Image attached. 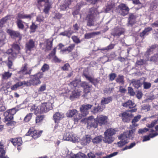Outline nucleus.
Wrapping results in <instances>:
<instances>
[{"mask_svg": "<svg viewBox=\"0 0 158 158\" xmlns=\"http://www.w3.org/2000/svg\"><path fill=\"white\" fill-rule=\"evenodd\" d=\"M79 81L77 79L73 81L69 84V85L72 88H75L77 87L79 84Z\"/></svg>", "mask_w": 158, "mask_h": 158, "instance_id": "nucleus-42", "label": "nucleus"}, {"mask_svg": "<svg viewBox=\"0 0 158 158\" xmlns=\"http://www.w3.org/2000/svg\"><path fill=\"white\" fill-rule=\"evenodd\" d=\"M31 15H25L19 13L17 14V16L16 17V19L17 20H18V19H28L29 20H30L31 19Z\"/></svg>", "mask_w": 158, "mask_h": 158, "instance_id": "nucleus-24", "label": "nucleus"}, {"mask_svg": "<svg viewBox=\"0 0 158 158\" xmlns=\"http://www.w3.org/2000/svg\"><path fill=\"white\" fill-rule=\"evenodd\" d=\"M102 0H86L87 2L89 4L94 5L99 1H101Z\"/></svg>", "mask_w": 158, "mask_h": 158, "instance_id": "nucleus-59", "label": "nucleus"}, {"mask_svg": "<svg viewBox=\"0 0 158 158\" xmlns=\"http://www.w3.org/2000/svg\"><path fill=\"white\" fill-rule=\"evenodd\" d=\"M137 17L133 13H130L128 18L127 26H132L136 23V19Z\"/></svg>", "mask_w": 158, "mask_h": 158, "instance_id": "nucleus-15", "label": "nucleus"}, {"mask_svg": "<svg viewBox=\"0 0 158 158\" xmlns=\"http://www.w3.org/2000/svg\"><path fill=\"white\" fill-rule=\"evenodd\" d=\"M64 114L60 112H56L53 115V119L55 123H59L60 121L64 118Z\"/></svg>", "mask_w": 158, "mask_h": 158, "instance_id": "nucleus-21", "label": "nucleus"}, {"mask_svg": "<svg viewBox=\"0 0 158 158\" xmlns=\"http://www.w3.org/2000/svg\"><path fill=\"white\" fill-rule=\"evenodd\" d=\"M12 73H10L9 72H5L2 75V78L4 79H6L10 77L12 75Z\"/></svg>", "mask_w": 158, "mask_h": 158, "instance_id": "nucleus-53", "label": "nucleus"}, {"mask_svg": "<svg viewBox=\"0 0 158 158\" xmlns=\"http://www.w3.org/2000/svg\"><path fill=\"white\" fill-rule=\"evenodd\" d=\"M87 129H90L91 128H96L98 127V124L96 121L95 118H94L93 116H89L88 118L87 122Z\"/></svg>", "mask_w": 158, "mask_h": 158, "instance_id": "nucleus-9", "label": "nucleus"}, {"mask_svg": "<svg viewBox=\"0 0 158 158\" xmlns=\"http://www.w3.org/2000/svg\"><path fill=\"white\" fill-rule=\"evenodd\" d=\"M117 131L115 128H109L104 132V141L106 143H110L114 140L113 136L114 135Z\"/></svg>", "mask_w": 158, "mask_h": 158, "instance_id": "nucleus-3", "label": "nucleus"}, {"mask_svg": "<svg viewBox=\"0 0 158 158\" xmlns=\"http://www.w3.org/2000/svg\"><path fill=\"white\" fill-rule=\"evenodd\" d=\"M128 93L130 96H134L135 94L133 89L131 87H128Z\"/></svg>", "mask_w": 158, "mask_h": 158, "instance_id": "nucleus-58", "label": "nucleus"}, {"mask_svg": "<svg viewBox=\"0 0 158 158\" xmlns=\"http://www.w3.org/2000/svg\"><path fill=\"white\" fill-rule=\"evenodd\" d=\"M144 89H149L151 86V84L150 82H148L144 81L143 84Z\"/></svg>", "mask_w": 158, "mask_h": 158, "instance_id": "nucleus-57", "label": "nucleus"}, {"mask_svg": "<svg viewBox=\"0 0 158 158\" xmlns=\"http://www.w3.org/2000/svg\"><path fill=\"white\" fill-rule=\"evenodd\" d=\"M121 118L122 121L124 123H129L133 117L131 113L128 112L126 110L119 115Z\"/></svg>", "mask_w": 158, "mask_h": 158, "instance_id": "nucleus-11", "label": "nucleus"}, {"mask_svg": "<svg viewBox=\"0 0 158 158\" xmlns=\"http://www.w3.org/2000/svg\"><path fill=\"white\" fill-rule=\"evenodd\" d=\"M73 42L77 44L80 43L81 41L78 37V36L76 35L73 36L71 37Z\"/></svg>", "mask_w": 158, "mask_h": 158, "instance_id": "nucleus-54", "label": "nucleus"}, {"mask_svg": "<svg viewBox=\"0 0 158 158\" xmlns=\"http://www.w3.org/2000/svg\"><path fill=\"white\" fill-rule=\"evenodd\" d=\"M83 75L88 81L95 86L97 85L99 82V80L97 78H94L85 73L83 74Z\"/></svg>", "mask_w": 158, "mask_h": 158, "instance_id": "nucleus-22", "label": "nucleus"}, {"mask_svg": "<svg viewBox=\"0 0 158 158\" xmlns=\"http://www.w3.org/2000/svg\"><path fill=\"white\" fill-rule=\"evenodd\" d=\"M16 23L18 28L19 29L23 30L25 27V29L26 30L29 28L28 23L24 22L21 19H18L17 20Z\"/></svg>", "mask_w": 158, "mask_h": 158, "instance_id": "nucleus-19", "label": "nucleus"}, {"mask_svg": "<svg viewBox=\"0 0 158 158\" xmlns=\"http://www.w3.org/2000/svg\"><path fill=\"white\" fill-rule=\"evenodd\" d=\"M7 32L10 35L11 37L13 38H19V40L22 38V36L20 32L17 31H15L11 29H8Z\"/></svg>", "mask_w": 158, "mask_h": 158, "instance_id": "nucleus-20", "label": "nucleus"}, {"mask_svg": "<svg viewBox=\"0 0 158 158\" xmlns=\"http://www.w3.org/2000/svg\"><path fill=\"white\" fill-rule=\"evenodd\" d=\"M26 82L25 81L19 82L11 87V89L12 90H16L18 87L22 86L24 84L26 85Z\"/></svg>", "mask_w": 158, "mask_h": 158, "instance_id": "nucleus-37", "label": "nucleus"}, {"mask_svg": "<svg viewBox=\"0 0 158 158\" xmlns=\"http://www.w3.org/2000/svg\"><path fill=\"white\" fill-rule=\"evenodd\" d=\"M109 80L111 81H113L117 76L115 73H111L109 75Z\"/></svg>", "mask_w": 158, "mask_h": 158, "instance_id": "nucleus-64", "label": "nucleus"}, {"mask_svg": "<svg viewBox=\"0 0 158 158\" xmlns=\"http://www.w3.org/2000/svg\"><path fill=\"white\" fill-rule=\"evenodd\" d=\"M98 14L97 9L94 7H92L89 10L85 18L87 21V26L91 27L94 25V19Z\"/></svg>", "mask_w": 158, "mask_h": 158, "instance_id": "nucleus-2", "label": "nucleus"}, {"mask_svg": "<svg viewBox=\"0 0 158 158\" xmlns=\"http://www.w3.org/2000/svg\"><path fill=\"white\" fill-rule=\"evenodd\" d=\"M75 47V44H71L69 45L67 47H66L64 49L61 50V51L63 53H64L65 52H68V53H69L71 52L74 49Z\"/></svg>", "mask_w": 158, "mask_h": 158, "instance_id": "nucleus-31", "label": "nucleus"}, {"mask_svg": "<svg viewBox=\"0 0 158 158\" xmlns=\"http://www.w3.org/2000/svg\"><path fill=\"white\" fill-rule=\"evenodd\" d=\"M10 141L17 148L21 146L22 143V141L21 138H18L10 139Z\"/></svg>", "mask_w": 158, "mask_h": 158, "instance_id": "nucleus-23", "label": "nucleus"}, {"mask_svg": "<svg viewBox=\"0 0 158 158\" xmlns=\"http://www.w3.org/2000/svg\"><path fill=\"white\" fill-rule=\"evenodd\" d=\"M118 7L120 15L125 16L128 14L130 9L126 4L122 3L118 6Z\"/></svg>", "mask_w": 158, "mask_h": 158, "instance_id": "nucleus-10", "label": "nucleus"}, {"mask_svg": "<svg viewBox=\"0 0 158 158\" xmlns=\"http://www.w3.org/2000/svg\"><path fill=\"white\" fill-rule=\"evenodd\" d=\"M43 73L39 72L31 76V79L28 82L30 85H37L40 84L41 81L40 79L43 77Z\"/></svg>", "mask_w": 158, "mask_h": 158, "instance_id": "nucleus-4", "label": "nucleus"}, {"mask_svg": "<svg viewBox=\"0 0 158 158\" xmlns=\"http://www.w3.org/2000/svg\"><path fill=\"white\" fill-rule=\"evenodd\" d=\"M38 26L35 25L34 23L32 22L31 25L30 27L29 32L30 33H34L36 29L37 28Z\"/></svg>", "mask_w": 158, "mask_h": 158, "instance_id": "nucleus-45", "label": "nucleus"}, {"mask_svg": "<svg viewBox=\"0 0 158 158\" xmlns=\"http://www.w3.org/2000/svg\"><path fill=\"white\" fill-rule=\"evenodd\" d=\"M3 115L5 117L4 119L6 121H9L13 118V116L11 114L7 111L4 112Z\"/></svg>", "mask_w": 158, "mask_h": 158, "instance_id": "nucleus-34", "label": "nucleus"}, {"mask_svg": "<svg viewBox=\"0 0 158 158\" xmlns=\"http://www.w3.org/2000/svg\"><path fill=\"white\" fill-rule=\"evenodd\" d=\"M15 58L12 57L10 56L8 57V62L7 63V65L9 69L11 68V66L13 64V61Z\"/></svg>", "mask_w": 158, "mask_h": 158, "instance_id": "nucleus-39", "label": "nucleus"}, {"mask_svg": "<svg viewBox=\"0 0 158 158\" xmlns=\"http://www.w3.org/2000/svg\"><path fill=\"white\" fill-rule=\"evenodd\" d=\"M132 129L129 131H126V132L127 138L131 139H133L134 138V132H135V129L133 128Z\"/></svg>", "mask_w": 158, "mask_h": 158, "instance_id": "nucleus-32", "label": "nucleus"}, {"mask_svg": "<svg viewBox=\"0 0 158 158\" xmlns=\"http://www.w3.org/2000/svg\"><path fill=\"white\" fill-rule=\"evenodd\" d=\"M6 39V36L3 33H0V46H2L5 43V40Z\"/></svg>", "mask_w": 158, "mask_h": 158, "instance_id": "nucleus-47", "label": "nucleus"}, {"mask_svg": "<svg viewBox=\"0 0 158 158\" xmlns=\"http://www.w3.org/2000/svg\"><path fill=\"white\" fill-rule=\"evenodd\" d=\"M150 106L148 104H146L143 105L141 109L142 110H146L148 111L150 110Z\"/></svg>", "mask_w": 158, "mask_h": 158, "instance_id": "nucleus-60", "label": "nucleus"}, {"mask_svg": "<svg viewBox=\"0 0 158 158\" xmlns=\"http://www.w3.org/2000/svg\"><path fill=\"white\" fill-rule=\"evenodd\" d=\"M128 143L127 139L123 140H121L117 143V144L118 147L119 148H122L123 146H124L125 144H127Z\"/></svg>", "mask_w": 158, "mask_h": 158, "instance_id": "nucleus-48", "label": "nucleus"}, {"mask_svg": "<svg viewBox=\"0 0 158 158\" xmlns=\"http://www.w3.org/2000/svg\"><path fill=\"white\" fill-rule=\"evenodd\" d=\"M96 121L100 126L105 125L107 122L108 117L106 116L100 115L98 116L95 118Z\"/></svg>", "mask_w": 158, "mask_h": 158, "instance_id": "nucleus-14", "label": "nucleus"}, {"mask_svg": "<svg viewBox=\"0 0 158 158\" xmlns=\"http://www.w3.org/2000/svg\"><path fill=\"white\" fill-rule=\"evenodd\" d=\"M52 109V104L50 102H44L36 107L35 105L31 107V111H34V114L36 115L47 112Z\"/></svg>", "mask_w": 158, "mask_h": 158, "instance_id": "nucleus-1", "label": "nucleus"}, {"mask_svg": "<svg viewBox=\"0 0 158 158\" xmlns=\"http://www.w3.org/2000/svg\"><path fill=\"white\" fill-rule=\"evenodd\" d=\"M136 145L135 142L131 143L129 145L126 146L124 148L122 149V151H124L128 149H130Z\"/></svg>", "mask_w": 158, "mask_h": 158, "instance_id": "nucleus-55", "label": "nucleus"}, {"mask_svg": "<svg viewBox=\"0 0 158 158\" xmlns=\"http://www.w3.org/2000/svg\"><path fill=\"white\" fill-rule=\"evenodd\" d=\"M97 34V32H96L87 33L85 35L84 37L85 39H88L94 37L95 35Z\"/></svg>", "mask_w": 158, "mask_h": 158, "instance_id": "nucleus-38", "label": "nucleus"}, {"mask_svg": "<svg viewBox=\"0 0 158 158\" xmlns=\"http://www.w3.org/2000/svg\"><path fill=\"white\" fill-rule=\"evenodd\" d=\"M80 85L82 88L84 94L83 95L84 97H86L87 94L90 93L91 90L92 85H89L86 81H82L80 83Z\"/></svg>", "mask_w": 158, "mask_h": 158, "instance_id": "nucleus-7", "label": "nucleus"}, {"mask_svg": "<svg viewBox=\"0 0 158 158\" xmlns=\"http://www.w3.org/2000/svg\"><path fill=\"white\" fill-rule=\"evenodd\" d=\"M9 16V15H7L0 20V27H2L3 26V25L6 23L7 21L8 20L7 18Z\"/></svg>", "mask_w": 158, "mask_h": 158, "instance_id": "nucleus-46", "label": "nucleus"}, {"mask_svg": "<svg viewBox=\"0 0 158 158\" xmlns=\"http://www.w3.org/2000/svg\"><path fill=\"white\" fill-rule=\"evenodd\" d=\"M133 86L136 88L138 89L142 85L140 80L133 79L131 82Z\"/></svg>", "mask_w": 158, "mask_h": 158, "instance_id": "nucleus-36", "label": "nucleus"}, {"mask_svg": "<svg viewBox=\"0 0 158 158\" xmlns=\"http://www.w3.org/2000/svg\"><path fill=\"white\" fill-rule=\"evenodd\" d=\"M102 138L101 135L98 136L92 139V142L94 143L97 144L102 141Z\"/></svg>", "mask_w": 158, "mask_h": 158, "instance_id": "nucleus-41", "label": "nucleus"}, {"mask_svg": "<svg viewBox=\"0 0 158 158\" xmlns=\"http://www.w3.org/2000/svg\"><path fill=\"white\" fill-rule=\"evenodd\" d=\"M73 33V31H71L70 28H69L67 30H66L64 32H60L59 35H60L66 36L69 38H70L71 35Z\"/></svg>", "mask_w": 158, "mask_h": 158, "instance_id": "nucleus-30", "label": "nucleus"}, {"mask_svg": "<svg viewBox=\"0 0 158 158\" xmlns=\"http://www.w3.org/2000/svg\"><path fill=\"white\" fill-rule=\"evenodd\" d=\"M12 47L14 50H15L14 53L12 54L14 57H16L17 54L19 53L20 50L21 49L20 47L18 44L14 43L12 45Z\"/></svg>", "mask_w": 158, "mask_h": 158, "instance_id": "nucleus-25", "label": "nucleus"}, {"mask_svg": "<svg viewBox=\"0 0 158 158\" xmlns=\"http://www.w3.org/2000/svg\"><path fill=\"white\" fill-rule=\"evenodd\" d=\"M17 110L16 108H14L8 110L6 111L8 112V113L13 116L16 113Z\"/></svg>", "mask_w": 158, "mask_h": 158, "instance_id": "nucleus-61", "label": "nucleus"}, {"mask_svg": "<svg viewBox=\"0 0 158 158\" xmlns=\"http://www.w3.org/2000/svg\"><path fill=\"white\" fill-rule=\"evenodd\" d=\"M33 114L30 113L28 114L25 117L24 120L26 122H28L31 119Z\"/></svg>", "mask_w": 158, "mask_h": 158, "instance_id": "nucleus-56", "label": "nucleus"}, {"mask_svg": "<svg viewBox=\"0 0 158 158\" xmlns=\"http://www.w3.org/2000/svg\"><path fill=\"white\" fill-rule=\"evenodd\" d=\"M63 139L64 140L71 141L75 143L78 142L79 139L78 137L73 136L72 133L69 132L64 134Z\"/></svg>", "mask_w": 158, "mask_h": 158, "instance_id": "nucleus-12", "label": "nucleus"}, {"mask_svg": "<svg viewBox=\"0 0 158 158\" xmlns=\"http://www.w3.org/2000/svg\"><path fill=\"white\" fill-rule=\"evenodd\" d=\"M52 47V40H48L46 46V50L48 51L51 49Z\"/></svg>", "mask_w": 158, "mask_h": 158, "instance_id": "nucleus-49", "label": "nucleus"}, {"mask_svg": "<svg viewBox=\"0 0 158 158\" xmlns=\"http://www.w3.org/2000/svg\"><path fill=\"white\" fill-rule=\"evenodd\" d=\"M45 118L44 115H38L35 118V123H40Z\"/></svg>", "mask_w": 158, "mask_h": 158, "instance_id": "nucleus-44", "label": "nucleus"}, {"mask_svg": "<svg viewBox=\"0 0 158 158\" xmlns=\"http://www.w3.org/2000/svg\"><path fill=\"white\" fill-rule=\"evenodd\" d=\"M122 105L123 107H128L130 108H132L136 106L135 103L131 100H128L127 101L123 103Z\"/></svg>", "mask_w": 158, "mask_h": 158, "instance_id": "nucleus-29", "label": "nucleus"}, {"mask_svg": "<svg viewBox=\"0 0 158 158\" xmlns=\"http://www.w3.org/2000/svg\"><path fill=\"white\" fill-rule=\"evenodd\" d=\"M125 29L122 28H118L116 29V31L113 34L114 36H120L123 34L125 32Z\"/></svg>", "mask_w": 158, "mask_h": 158, "instance_id": "nucleus-35", "label": "nucleus"}, {"mask_svg": "<svg viewBox=\"0 0 158 158\" xmlns=\"http://www.w3.org/2000/svg\"><path fill=\"white\" fill-rule=\"evenodd\" d=\"M118 139L119 140H124L127 138L126 131L123 132L122 134L119 135L118 136Z\"/></svg>", "mask_w": 158, "mask_h": 158, "instance_id": "nucleus-52", "label": "nucleus"}, {"mask_svg": "<svg viewBox=\"0 0 158 158\" xmlns=\"http://www.w3.org/2000/svg\"><path fill=\"white\" fill-rule=\"evenodd\" d=\"M112 101V98L111 97H108L107 98H103L101 101L102 105L108 104Z\"/></svg>", "mask_w": 158, "mask_h": 158, "instance_id": "nucleus-33", "label": "nucleus"}, {"mask_svg": "<svg viewBox=\"0 0 158 158\" xmlns=\"http://www.w3.org/2000/svg\"><path fill=\"white\" fill-rule=\"evenodd\" d=\"M67 114V116L68 117H73L74 118L73 120L75 122H77L78 120L81 118V116L80 114L78 115V118L76 117L78 114V111L75 109L69 110Z\"/></svg>", "mask_w": 158, "mask_h": 158, "instance_id": "nucleus-8", "label": "nucleus"}, {"mask_svg": "<svg viewBox=\"0 0 158 158\" xmlns=\"http://www.w3.org/2000/svg\"><path fill=\"white\" fill-rule=\"evenodd\" d=\"M50 69L49 65L46 63L44 64L42 66L41 70L42 71V73L45 72L46 71H48Z\"/></svg>", "mask_w": 158, "mask_h": 158, "instance_id": "nucleus-51", "label": "nucleus"}, {"mask_svg": "<svg viewBox=\"0 0 158 158\" xmlns=\"http://www.w3.org/2000/svg\"><path fill=\"white\" fill-rule=\"evenodd\" d=\"M92 106V105L89 104L82 105L80 107V111L81 113V116H85L87 115L89 113V110L90 109Z\"/></svg>", "mask_w": 158, "mask_h": 158, "instance_id": "nucleus-13", "label": "nucleus"}, {"mask_svg": "<svg viewBox=\"0 0 158 158\" xmlns=\"http://www.w3.org/2000/svg\"><path fill=\"white\" fill-rule=\"evenodd\" d=\"M43 2L44 3L43 11L45 14H48L50 9L52 8V4L49 2V0H38L37 3L38 5L42 6V2Z\"/></svg>", "mask_w": 158, "mask_h": 158, "instance_id": "nucleus-6", "label": "nucleus"}, {"mask_svg": "<svg viewBox=\"0 0 158 158\" xmlns=\"http://www.w3.org/2000/svg\"><path fill=\"white\" fill-rule=\"evenodd\" d=\"M82 91L80 89H75L72 92L71 95L69 97V99L72 101H73L75 99L79 98Z\"/></svg>", "mask_w": 158, "mask_h": 158, "instance_id": "nucleus-17", "label": "nucleus"}, {"mask_svg": "<svg viewBox=\"0 0 158 158\" xmlns=\"http://www.w3.org/2000/svg\"><path fill=\"white\" fill-rule=\"evenodd\" d=\"M31 71L32 69L28 68V64L25 63L23 65L19 72L23 75H30L31 74Z\"/></svg>", "mask_w": 158, "mask_h": 158, "instance_id": "nucleus-18", "label": "nucleus"}, {"mask_svg": "<svg viewBox=\"0 0 158 158\" xmlns=\"http://www.w3.org/2000/svg\"><path fill=\"white\" fill-rule=\"evenodd\" d=\"M42 132V131L36 130L33 127H31L29 129L28 131L25 134V135L31 136L33 139H35L40 136Z\"/></svg>", "mask_w": 158, "mask_h": 158, "instance_id": "nucleus-5", "label": "nucleus"}, {"mask_svg": "<svg viewBox=\"0 0 158 158\" xmlns=\"http://www.w3.org/2000/svg\"><path fill=\"white\" fill-rule=\"evenodd\" d=\"M91 139V138L90 135H86L85 137V139H84L85 141V143L86 144H87V143H89L90 142Z\"/></svg>", "mask_w": 158, "mask_h": 158, "instance_id": "nucleus-62", "label": "nucleus"}, {"mask_svg": "<svg viewBox=\"0 0 158 158\" xmlns=\"http://www.w3.org/2000/svg\"><path fill=\"white\" fill-rule=\"evenodd\" d=\"M117 83H120L122 85L124 83V77L123 75H118V77L116 79Z\"/></svg>", "mask_w": 158, "mask_h": 158, "instance_id": "nucleus-43", "label": "nucleus"}, {"mask_svg": "<svg viewBox=\"0 0 158 158\" xmlns=\"http://www.w3.org/2000/svg\"><path fill=\"white\" fill-rule=\"evenodd\" d=\"M35 41L33 39H31L27 42L25 44V49L26 52L28 51L30 52L35 48Z\"/></svg>", "mask_w": 158, "mask_h": 158, "instance_id": "nucleus-16", "label": "nucleus"}, {"mask_svg": "<svg viewBox=\"0 0 158 158\" xmlns=\"http://www.w3.org/2000/svg\"><path fill=\"white\" fill-rule=\"evenodd\" d=\"M70 65L69 63L65 64L64 65L61 67V69L63 71H68L70 67Z\"/></svg>", "mask_w": 158, "mask_h": 158, "instance_id": "nucleus-63", "label": "nucleus"}, {"mask_svg": "<svg viewBox=\"0 0 158 158\" xmlns=\"http://www.w3.org/2000/svg\"><path fill=\"white\" fill-rule=\"evenodd\" d=\"M5 146L2 141L0 142V154H5L6 152L4 149Z\"/></svg>", "mask_w": 158, "mask_h": 158, "instance_id": "nucleus-50", "label": "nucleus"}, {"mask_svg": "<svg viewBox=\"0 0 158 158\" xmlns=\"http://www.w3.org/2000/svg\"><path fill=\"white\" fill-rule=\"evenodd\" d=\"M115 6V4L113 1L108 2L105 10V12L108 13L112 9L114 8Z\"/></svg>", "mask_w": 158, "mask_h": 158, "instance_id": "nucleus-26", "label": "nucleus"}, {"mask_svg": "<svg viewBox=\"0 0 158 158\" xmlns=\"http://www.w3.org/2000/svg\"><path fill=\"white\" fill-rule=\"evenodd\" d=\"M71 0H65L60 6L61 10H65L69 8V6L71 4Z\"/></svg>", "mask_w": 158, "mask_h": 158, "instance_id": "nucleus-27", "label": "nucleus"}, {"mask_svg": "<svg viewBox=\"0 0 158 158\" xmlns=\"http://www.w3.org/2000/svg\"><path fill=\"white\" fill-rule=\"evenodd\" d=\"M103 109L101 108V106L99 105L97 106H95L93 109L92 112L94 114L97 113L99 112H101L102 111Z\"/></svg>", "mask_w": 158, "mask_h": 158, "instance_id": "nucleus-40", "label": "nucleus"}, {"mask_svg": "<svg viewBox=\"0 0 158 158\" xmlns=\"http://www.w3.org/2000/svg\"><path fill=\"white\" fill-rule=\"evenodd\" d=\"M141 117V115L139 114L137 116L134 117V118L132 120L131 123L132 125L130 126V128L132 129L133 127H135L137 126L138 125L135 123L136 122H138L140 119Z\"/></svg>", "mask_w": 158, "mask_h": 158, "instance_id": "nucleus-28", "label": "nucleus"}]
</instances>
